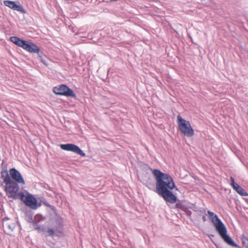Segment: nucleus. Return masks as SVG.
<instances>
[{
  "mask_svg": "<svg viewBox=\"0 0 248 248\" xmlns=\"http://www.w3.org/2000/svg\"><path fill=\"white\" fill-rule=\"evenodd\" d=\"M241 239L244 247H245V248H248V238L243 234L242 235Z\"/></svg>",
  "mask_w": 248,
  "mask_h": 248,
  "instance_id": "dca6fc26",
  "label": "nucleus"
},
{
  "mask_svg": "<svg viewBox=\"0 0 248 248\" xmlns=\"http://www.w3.org/2000/svg\"><path fill=\"white\" fill-rule=\"evenodd\" d=\"M34 227V229L37 230L39 232H44L46 231V228L43 225H39L35 224Z\"/></svg>",
  "mask_w": 248,
  "mask_h": 248,
  "instance_id": "2eb2a0df",
  "label": "nucleus"
},
{
  "mask_svg": "<svg viewBox=\"0 0 248 248\" xmlns=\"http://www.w3.org/2000/svg\"><path fill=\"white\" fill-rule=\"evenodd\" d=\"M178 128L184 136L191 137L194 135V131L189 121L183 119L180 115L177 116Z\"/></svg>",
  "mask_w": 248,
  "mask_h": 248,
  "instance_id": "20e7f679",
  "label": "nucleus"
},
{
  "mask_svg": "<svg viewBox=\"0 0 248 248\" xmlns=\"http://www.w3.org/2000/svg\"><path fill=\"white\" fill-rule=\"evenodd\" d=\"M53 92L56 94L67 97H75L76 94L68 86L64 84L54 87Z\"/></svg>",
  "mask_w": 248,
  "mask_h": 248,
  "instance_id": "6e6552de",
  "label": "nucleus"
},
{
  "mask_svg": "<svg viewBox=\"0 0 248 248\" xmlns=\"http://www.w3.org/2000/svg\"><path fill=\"white\" fill-rule=\"evenodd\" d=\"M10 175L15 183L18 184L24 185L25 184V181L21 175V173L17 170L15 168L11 169L9 170Z\"/></svg>",
  "mask_w": 248,
  "mask_h": 248,
  "instance_id": "9b49d317",
  "label": "nucleus"
},
{
  "mask_svg": "<svg viewBox=\"0 0 248 248\" xmlns=\"http://www.w3.org/2000/svg\"><path fill=\"white\" fill-rule=\"evenodd\" d=\"M60 147L62 150L73 152L81 156H85L86 155L85 154L78 146L74 144L68 143L61 144Z\"/></svg>",
  "mask_w": 248,
  "mask_h": 248,
  "instance_id": "1a4fd4ad",
  "label": "nucleus"
},
{
  "mask_svg": "<svg viewBox=\"0 0 248 248\" xmlns=\"http://www.w3.org/2000/svg\"><path fill=\"white\" fill-rule=\"evenodd\" d=\"M1 174L3 179V182L5 185L13 181V180H11L7 170L1 171Z\"/></svg>",
  "mask_w": 248,
  "mask_h": 248,
  "instance_id": "4468645a",
  "label": "nucleus"
},
{
  "mask_svg": "<svg viewBox=\"0 0 248 248\" xmlns=\"http://www.w3.org/2000/svg\"><path fill=\"white\" fill-rule=\"evenodd\" d=\"M152 173L154 176H155V169L152 170Z\"/></svg>",
  "mask_w": 248,
  "mask_h": 248,
  "instance_id": "412c9836",
  "label": "nucleus"
},
{
  "mask_svg": "<svg viewBox=\"0 0 248 248\" xmlns=\"http://www.w3.org/2000/svg\"><path fill=\"white\" fill-rule=\"evenodd\" d=\"M207 213L210 217L211 220L214 224L216 231L224 241L230 246L238 248H240V247L233 241L232 238L227 234V230L225 225L220 219L219 218L218 216L209 210L207 211Z\"/></svg>",
  "mask_w": 248,
  "mask_h": 248,
  "instance_id": "f257e3e1",
  "label": "nucleus"
},
{
  "mask_svg": "<svg viewBox=\"0 0 248 248\" xmlns=\"http://www.w3.org/2000/svg\"><path fill=\"white\" fill-rule=\"evenodd\" d=\"M47 233H48V235L53 236L55 234V232L53 229L49 228L47 230Z\"/></svg>",
  "mask_w": 248,
  "mask_h": 248,
  "instance_id": "a211bd4d",
  "label": "nucleus"
},
{
  "mask_svg": "<svg viewBox=\"0 0 248 248\" xmlns=\"http://www.w3.org/2000/svg\"><path fill=\"white\" fill-rule=\"evenodd\" d=\"M231 185L233 187V188L236 191V192L239 194L240 195L242 196H247L248 194L241 186H240L238 184L236 183L234 181V179L232 177H231Z\"/></svg>",
  "mask_w": 248,
  "mask_h": 248,
  "instance_id": "ddd939ff",
  "label": "nucleus"
},
{
  "mask_svg": "<svg viewBox=\"0 0 248 248\" xmlns=\"http://www.w3.org/2000/svg\"><path fill=\"white\" fill-rule=\"evenodd\" d=\"M2 226L4 232L7 234H10L16 227V223L12 220L5 217L3 220Z\"/></svg>",
  "mask_w": 248,
  "mask_h": 248,
  "instance_id": "f8f14e48",
  "label": "nucleus"
},
{
  "mask_svg": "<svg viewBox=\"0 0 248 248\" xmlns=\"http://www.w3.org/2000/svg\"><path fill=\"white\" fill-rule=\"evenodd\" d=\"M176 203V206L177 208L184 209L186 208L182 201L177 199V201Z\"/></svg>",
  "mask_w": 248,
  "mask_h": 248,
  "instance_id": "f3484780",
  "label": "nucleus"
},
{
  "mask_svg": "<svg viewBox=\"0 0 248 248\" xmlns=\"http://www.w3.org/2000/svg\"><path fill=\"white\" fill-rule=\"evenodd\" d=\"M39 58L41 61L45 65H47L46 60L41 56L39 55Z\"/></svg>",
  "mask_w": 248,
  "mask_h": 248,
  "instance_id": "6ab92c4d",
  "label": "nucleus"
},
{
  "mask_svg": "<svg viewBox=\"0 0 248 248\" xmlns=\"http://www.w3.org/2000/svg\"><path fill=\"white\" fill-rule=\"evenodd\" d=\"M202 220H203V221H206V217H205L204 216H203L202 217Z\"/></svg>",
  "mask_w": 248,
  "mask_h": 248,
  "instance_id": "aec40b11",
  "label": "nucleus"
},
{
  "mask_svg": "<svg viewBox=\"0 0 248 248\" xmlns=\"http://www.w3.org/2000/svg\"><path fill=\"white\" fill-rule=\"evenodd\" d=\"M4 189L8 197L15 200L19 199L20 193H23V192H18L19 189L18 184L15 183L14 181L6 185Z\"/></svg>",
  "mask_w": 248,
  "mask_h": 248,
  "instance_id": "423d86ee",
  "label": "nucleus"
},
{
  "mask_svg": "<svg viewBox=\"0 0 248 248\" xmlns=\"http://www.w3.org/2000/svg\"><path fill=\"white\" fill-rule=\"evenodd\" d=\"M10 40L17 46L31 53H39L40 51L39 48L35 44L22 40L17 37L12 36L10 38Z\"/></svg>",
  "mask_w": 248,
  "mask_h": 248,
  "instance_id": "7ed1b4c3",
  "label": "nucleus"
},
{
  "mask_svg": "<svg viewBox=\"0 0 248 248\" xmlns=\"http://www.w3.org/2000/svg\"><path fill=\"white\" fill-rule=\"evenodd\" d=\"M19 198L26 206L32 209H36L40 205L38 204L37 201L34 196L25 190L21 193Z\"/></svg>",
  "mask_w": 248,
  "mask_h": 248,
  "instance_id": "39448f33",
  "label": "nucleus"
},
{
  "mask_svg": "<svg viewBox=\"0 0 248 248\" xmlns=\"http://www.w3.org/2000/svg\"><path fill=\"white\" fill-rule=\"evenodd\" d=\"M175 185L171 177L167 173L156 169V191L166 188H175Z\"/></svg>",
  "mask_w": 248,
  "mask_h": 248,
  "instance_id": "f03ea898",
  "label": "nucleus"
},
{
  "mask_svg": "<svg viewBox=\"0 0 248 248\" xmlns=\"http://www.w3.org/2000/svg\"><path fill=\"white\" fill-rule=\"evenodd\" d=\"M3 4L5 6L9 7L13 10L19 12L22 14H25L26 13V10L18 1H13L6 0L3 1Z\"/></svg>",
  "mask_w": 248,
  "mask_h": 248,
  "instance_id": "9d476101",
  "label": "nucleus"
},
{
  "mask_svg": "<svg viewBox=\"0 0 248 248\" xmlns=\"http://www.w3.org/2000/svg\"><path fill=\"white\" fill-rule=\"evenodd\" d=\"M174 188H166L157 191V193L162 197L164 200L167 203H175L177 201V197L171 191Z\"/></svg>",
  "mask_w": 248,
  "mask_h": 248,
  "instance_id": "0eeeda50",
  "label": "nucleus"
}]
</instances>
